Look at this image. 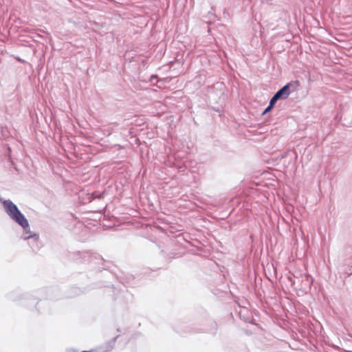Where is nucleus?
Listing matches in <instances>:
<instances>
[{
    "mask_svg": "<svg viewBox=\"0 0 352 352\" xmlns=\"http://www.w3.org/2000/svg\"><path fill=\"white\" fill-rule=\"evenodd\" d=\"M272 108H270V105L266 108V109L264 111L263 113H267Z\"/></svg>",
    "mask_w": 352,
    "mask_h": 352,
    "instance_id": "nucleus-4",
    "label": "nucleus"
},
{
    "mask_svg": "<svg viewBox=\"0 0 352 352\" xmlns=\"http://www.w3.org/2000/svg\"><path fill=\"white\" fill-rule=\"evenodd\" d=\"M290 84H287L283 88H281L278 91H277L275 95L277 96L279 99H285L288 97L290 94L289 90Z\"/></svg>",
    "mask_w": 352,
    "mask_h": 352,
    "instance_id": "nucleus-2",
    "label": "nucleus"
},
{
    "mask_svg": "<svg viewBox=\"0 0 352 352\" xmlns=\"http://www.w3.org/2000/svg\"><path fill=\"white\" fill-rule=\"evenodd\" d=\"M278 100H279V98L277 96L274 95L270 100V108H272Z\"/></svg>",
    "mask_w": 352,
    "mask_h": 352,
    "instance_id": "nucleus-3",
    "label": "nucleus"
},
{
    "mask_svg": "<svg viewBox=\"0 0 352 352\" xmlns=\"http://www.w3.org/2000/svg\"><path fill=\"white\" fill-rule=\"evenodd\" d=\"M6 213L23 228L28 226V222L25 217L19 210L18 208L10 200L3 202Z\"/></svg>",
    "mask_w": 352,
    "mask_h": 352,
    "instance_id": "nucleus-1",
    "label": "nucleus"
}]
</instances>
